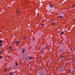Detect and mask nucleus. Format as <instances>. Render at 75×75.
Segmentation results:
<instances>
[{"mask_svg":"<svg viewBox=\"0 0 75 75\" xmlns=\"http://www.w3.org/2000/svg\"><path fill=\"white\" fill-rule=\"evenodd\" d=\"M8 58H10V57L9 56H8Z\"/></svg>","mask_w":75,"mask_h":75,"instance_id":"nucleus-22","label":"nucleus"},{"mask_svg":"<svg viewBox=\"0 0 75 75\" xmlns=\"http://www.w3.org/2000/svg\"><path fill=\"white\" fill-rule=\"evenodd\" d=\"M0 46H3V45L2 44H1L0 45Z\"/></svg>","mask_w":75,"mask_h":75,"instance_id":"nucleus-16","label":"nucleus"},{"mask_svg":"<svg viewBox=\"0 0 75 75\" xmlns=\"http://www.w3.org/2000/svg\"><path fill=\"white\" fill-rule=\"evenodd\" d=\"M73 7H75V5H74Z\"/></svg>","mask_w":75,"mask_h":75,"instance_id":"nucleus-27","label":"nucleus"},{"mask_svg":"<svg viewBox=\"0 0 75 75\" xmlns=\"http://www.w3.org/2000/svg\"><path fill=\"white\" fill-rule=\"evenodd\" d=\"M23 38L24 39H25V38H26V37H24Z\"/></svg>","mask_w":75,"mask_h":75,"instance_id":"nucleus-15","label":"nucleus"},{"mask_svg":"<svg viewBox=\"0 0 75 75\" xmlns=\"http://www.w3.org/2000/svg\"><path fill=\"white\" fill-rule=\"evenodd\" d=\"M0 50H1V48H0Z\"/></svg>","mask_w":75,"mask_h":75,"instance_id":"nucleus-31","label":"nucleus"},{"mask_svg":"<svg viewBox=\"0 0 75 75\" xmlns=\"http://www.w3.org/2000/svg\"><path fill=\"white\" fill-rule=\"evenodd\" d=\"M74 6H72V8H74Z\"/></svg>","mask_w":75,"mask_h":75,"instance_id":"nucleus-30","label":"nucleus"},{"mask_svg":"<svg viewBox=\"0 0 75 75\" xmlns=\"http://www.w3.org/2000/svg\"><path fill=\"white\" fill-rule=\"evenodd\" d=\"M52 24H55V23H52Z\"/></svg>","mask_w":75,"mask_h":75,"instance_id":"nucleus-23","label":"nucleus"},{"mask_svg":"<svg viewBox=\"0 0 75 75\" xmlns=\"http://www.w3.org/2000/svg\"><path fill=\"white\" fill-rule=\"evenodd\" d=\"M16 42L17 44H18V43H19V41H17Z\"/></svg>","mask_w":75,"mask_h":75,"instance_id":"nucleus-7","label":"nucleus"},{"mask_svg":"<svg viewBox=\"0 0 75 75\" xmlns=\"http://www.w3.org/2000/svg\"><path fill=\"white\" fill-rule=\"evenodd\" d=\"M32 57H29V59H32Z\"/></svg>","mask_w":75,"mask_h":75,"instance_id":"nucleus-6","label":"nucleus"},{"mask_svg":"<svg viewBox=\"0 0 75 75\" xmlns=\"http://www.w3.org/2000/svg\"><path fill=\"white\" fill-rule=\"evenodd\" d=\"M47 9L48 10V11H50V10H52V8H50V7H49L48 8H47Z\"/></svg>","mask_w":75,"mask_h":75,"instance_id":"nucleus-4","label":"nucleus"},{"mask_svg":"<svg viewBox=\"0 0 75 75\" xmlns=\"http://www.w3.org/2000/svg\"><path fill=\"white\" fill-rule=\"evenodd\" d=\"M9 49H11V47H10V46H9Z\"/></svg>","mask_w":75,"mask_h":75,"instance_id":"nucleus-19","label":"nucleus"},{"mask_svg":"<svg viewBox=\"0 0 75 75\" xmlns=\"http://www.w3.org/2000/svg\"><path fill=\"white\" fill-rule=\"evenodd\" d=\"M18 65V63H17L16 64V67H17V66Z\"/></svg>","mask_w":75,"mask_h":75,"instance_id":"nucleus-8","label":"nucleus"},{"mask_svg":"<svg viewBox=\"0 0 75 75\" xmlns=\"http://www.w3.org/2000/svg\"><path fill=\"white\" fill-rule=\"evenodd\" d=\"M73 21H75V20H73Z\"/></svg>","mask_w":75,"mask_h":75,"instance_id":"nucleus-28","label":"nucleus"},{"mask_svg":"<svg viewBox=\"0 0 75 75\" xmlns=\"http://www.w3.org/2000/svg\"><path fill=\"white\" fill-rule=\"evenodd\" d=\"M59 18H62V16H60L59 17Z\"/></svg>","mask_w":75,"mask_h":75,"instance_id":"nucleus-10","label":"nucleus"},{"mask_svg":"<svg viewBox=\"0 0 75 75\" xmlns=\"http://www.w3.org/2000/svg\"><path fill=\"white\" fill-rule=\"evenodd\" d=\"M23 51H25V49H23Z\"/></svg>","mask_w":75,"mask_h":75,"instance_id":"nucleus-25","label":"nucleus"},{"mask_svg":"<svg viewBox=\"0 0 75 75\" xmlns=\"http://www.w3.org/2000/svg\"><path fill=\"white\" fill-rule=\"evenodd\" d=\"M1 53H2V52L0 51V54H1Z\"/></svg>","mask_w":75,"mask_h":75,"instance_id":"nucleus-18","label":"nucleus"},{"mask_svg":"<svg viewBox=\"0 0 75 75\" xmlns=\"http://www.w3.org/2000/svg\"><path fill=\"white\" fill-rule=\"evenodd\" d=\"M17 11H18V13H20V11H18V10H17Z\"/></svg>","mask_w":75,"mask_h":75,"instance_id":"nucleus-17","label":"nucleus"},{"mask_svg":"<svg viewBox=\"0 0 75 75\" xmlns=\"http://www.w3.org/2000/svg\"><path fill=\"white\" fill-rule=\"evenodd\" d=\"M22 52H23V53H24V51H22Z\"/></svg>","mask_w":75,"mask_h":75,"instance_id":"nucleus-21","label":"nucleus"},{"mask_svg":"<svg viewBox=\"0 0 75 75\" xmlns=\"http://www.w3.org/2000/svg\"><path fill=\"white\" fill-rule=\"evenodd\" d=\"M13 74H14V73L11 71L9 73V75H13Z\"/></svg>","mask_w":75,"mask_h":75,"instance_id":"nucleus-3","label":"nucleus"},{"mask_svg":"<svg viewBox=\"0 0 75 75\" xmlns=\"http://www.w3.org/2000/svg\"><path fill=\"white\" fill-rule=\"evenodd\" d=\"M0 58L1 59H2V56H0Z\"/></svg>","mask_w":75,"mask_h":75,"instance_id":"nucleus-12","label":"nucleus"},{"mask_svg":"<svg viewBox=\"0 0 75 75\" xmlns=\"http://www.w3.org/2000/svg\"><path fill=\"white\" fill-rule=\"evenodd\" d=\"M62 58H63V56H62Z\"/></svg>","mask_w":75,"mask_h":75,"instance_id":"nucleus-26","label":"nucleus"},{"mask_svg":"<svg viewBox=\"0 0 75 75\" xmlns=\"http://www.w3.org/2000/svg\"><path fill=\"white\" fill-rule=\"evenodd\" d=\"M23 36H22V38H23Z\"/></svg>","mask_w":75,"mask_h":75,"instance_id":"nucleus-29","label":"nucleus"},{"mask_svg":"<svg viewBox=\"0 0 75 75\" xmlns=\"http://www.w3.org/2000/svg\"><path fill=\"white\" fill-rule=\"evenodd\" d=\"M64 31H63L61 33V34H64Z\"/></svg>","mask_w":75,"mask_h":75,"instance_id":"nucleus-9","label":"nucleus"},{"mask_svg":"<svg viewBox=\"0 0 75 75\" xmlns=\"http://www.w3.org/2000/svg\"><path fill=\"white\" fill-rule=\"evenodd\" d=\"M50 8H52V9H53V5L51 4H50Z\"/></svg>","mask_w":75,"mask_h":75,"instance_id":"nucleus-1","label":"nucleus"},{"mask_svg":"<svg viewBox=\"0 0 75 75\" xmlns=\"http://www.w3.org/2000/svg\"><path fill=\"white\" fill-rule=\"evenodd\" d=\"M40 24L41 25H43V23H41Z\"/></svg>","mask_w":75,"mask_h":75,"instance_id":"nucleus-20","label":"nucleus"},{"mask_svg":"<svg viewBox=\"0 0 75 75\" xmlns=\"http://www.w3.org/2000/svg\"><path fill=\"white\" fill-rule=\"evenodd\" d=\"M6 71H7V70H6V69H5L4 70V71L5 72H6Z\"/></svg>","mask_w":75,"mask_h":75,"instance_id":"nucleus-14","label":"nucleus"},{"mask_svg":"<svg viewBox=\"0 0 75 75\" xmlns=\"http://www.w3.org/2000/svg\"><path fill=\"white\" fill-rule=\"evenodd\" d=\"M64 69H62V72H63V71H64Z\"/></svg>","mask_w":75,"mask_h":75,"instance_id":"nucleus-13","label":"nucleus"},{"mask_svg":"<svg viewBox=\"0 0 75 75\" xmlns=\"http://www.w3.org/2000/svg\"><path fill=\"white\" fill-rule=\"evenodd\" d=\"M13 43H14V42H12Z\"/></svg>","mask_w":75,"mask_h":75,"instance_id":"nucleus-24","label":"nucleus"},{"mask_svg":"<svg viewBox=\"0 0 75 75\" xmlns=\"http://www.w3.org/2000/svg\"><path fill=\"white\" fill-rule=\"evenodd\" d=\"M57 67H55L54 68V70H57Z\"/></svg>","mask_w":75,"mask_h":75,"instance_id":"nucleus-5","label":"nucleus"},{"mask_svg":"<svg viewBox=\"0 0 75 75\" xmlns=\"http://www.w3.org/2000/svg\"><path fill=\"white\" fill-rule=\"evenodd\" d=\"M2 42V40H0V44H1Z\"/></svg>","mask_w":75,"mask_h":75,"instance_id":"nucleus-11","label":"nucleus"},{"mask_svg":"<svg viewBox=\"0 0 75 75\" xmlns=\"http://www.w3.org/2000/svg\"><path fill=\"white\" fill-rule=\"evenodd\" d=\"M62 69L63 70H65V66H62Z\"/></svg>","mask_w":75,"mask_h":75,"instance_id":"nucleus-2","label":"nucleus"}]
</instances>
